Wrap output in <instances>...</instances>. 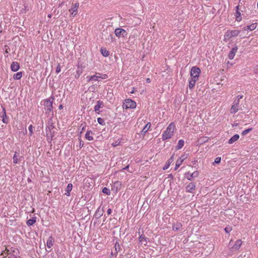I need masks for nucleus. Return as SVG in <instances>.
I'll use <instances>...</instances> for the list:
<instances>
[{"label":"nucleus","mask_w":258,"mask_h":258,"mask_svg":"<svg viewBox=\"0 0 258 258\" xmlns=\"http://www.w3.org/2000/svg\"><path fill=\"white\" fill-rule=\"evenodd\" d=\"M18 249L14 247H6L1 254L4 257L9 256L8 258H18Z\"/></svg>","instance_id":"1"},{"label":"nucleus","mask_w":258,"mask_h":258,"mask_svg":"<svg viewBox=\"0 0 258 258\" xmlns=\"http://www.w3.org/2000/svg\"><path fill=\"white\" fill-rule=\"evenodd\" d=\"M175 125L173 122L170 123L167 126L166 130L162 134V139L163 141L166 140L171 138L173 135V133L175 130Z\"/></svg>","instance_id":"2"},{"label":"nucleus","mask_w":258,"mask_h":258,"mask_svg":"<svg viewBox=\"0 0 258 258\" xmlns=\"http://www.w3.org/2000/svg\"><path fill=\"white\" fill-rule=\"evenodd\" d=\"M240 33V31L237 30H228L224 35V40L228 41L231 38L237 36Z\"/></svg>","instance_id":"3"},{"label":"nucleus","mask_w":258,"mask_h":258,"mask_svg":"<svg viewBox=\"0 0 258 258\" xmlns=\"http://www.w3.org/2000/svg\"><path fill=\"white\" fill-rule=\"evenodd\" d=\"M136 102L130 99H125L123 103L122 107L123 108H135L136 107Z\"/></svg>","instance_id":"4"},{"label":"nucleus","mask_w":258,"mask_h":258,"mask_svg":"<svg viewBox=\"0 0 258 258\" xmlns=\"http://www.w3.org/2000/svg\"><path fill=\"white\" fill-rule=\"evenodd\" d=\"M201 73V70L197 66L192 67L191 69L190 76L192 79L198 80Z\"/></svg>","instance_id":"5"},{"label":"nucleus","mask_w":258,"mask_h":258,"mask_svg":"<svg viewBox=\"0 0 258 258\" xmlns=\"http://www.w3.org/2000/svg\"><path fill=\"white\" fill-rule=\"evenodd\" d=\"M54 100V98L53 97H51V98L46 100L44 101V105L45 106V109L46 113H49L52 110V103Z\"/></svg>","instance_id":"6"},{"label":"nucleus","mask_w":258,"mask_h":258,"mask_svg":"<svg viewBox=\"0 0 258 258\" xmlns=\"http://www.w3.org/2000/svg\"><path fill=\"white\" fill-rule=\"evenodd\" d=\"M114 33L115 35L118 37H125L127 34L125 30L119 28L115 29Z\"/></svg>","instance_id":"7"},{"label":"nucleus","mask_w":258,"mask_h":258,"mask_svg":"<svg viewBox=\"0 0 258 258\" xmlns=\"http://www.w3.org/2000/svg\"><path fill=\"white\" fill-rule=\"evenodd\" d=\"M239 104V102L238 100H234L233 101V105H232L230 109L231 113L234 114L238 111Z\"/></svg>","instance_id":"8"},{"label":"nucleus","mask_w":258,"mask_h":258,"mask_svg":"<svg viewBox=\"0 0 258 258\" xmlns=\"http://www.w3.org/2000/svg\"><path fill=\"white\" fill-rule=\"evenodd\" d=\"M79 3H76L72 5L71 8L69 10V12L72 15L75 16L77 14V10L79 8Z\"/></svg>","instance_id":"9"},{"label":"nucleus","mask_w":258,"mask_h":258,"mask_svg":"<svg viewBox=\"0 0 258 258\" xmlns=\"http://www.w3.org/2000/svg\"><path fill=\"white\" fill-rule=\"evenodd\" d=\"M0 117L2 118V121L5 123H8L9 122V117L6 114V111L5 108H3V111L0 114Z\"/></svg>","instance_id":"10"},{"label":"nucleus","mask_w":258,"mask_h":258,"mask_svg":"<svg viewBox=\"0 0 258 258\" xmlns=\"http://www.w3.org/2000/svg\"><path fill=\"white\" fill-rule=\"evenodd\" d=\"M196 189V184L194 182H190L186 186V192L190 193H194V191Z\"/></svg>","instance_id":"11"},{"label":"nucleus","mask_w":258,"mask_h":258,"mask_svg":"<svg viewBox=\"0 0 258 258\" xmlns=\"http://www.w3.org/2000/svg\"><path fill=\"white\" fill-rule=\"evenodd\" d=\"M103 106V102L102 101L98 100L97 101V103L94 106V111L96 113L99 114L100 113V108Z\"/></svg>","instance_id":"12"},{"label":"nucleus","mask_w":258,"mask_h":258,"mask_svg":"<svg viewBox=\"0 0 258 258\" xmlns=\"http://www.w3.org/2000/svg\"><path fill=\"white\" fill-rule=\"evenodd\" d=\"M238 49L237 46H235V47H233L231 51L229 52L228 54V57L230 59H232L235 54V53L237 52V50Z\"/></svg>","instance_id":"13"},{"label":"nucleus","mask_w":258,"mask_h":258,"mask_svg":"<svg viewBox=\"0 0 258 258\" xmlns=\"http://www.w3.org/2000/svg\"><path fill=\"white\" fill-rule=\"evenodd\" d=\"M11 69L13 72H16L20 69V65L18 62H13L11 65Z\"/></svg>","instance_id":"14"},{"label":"nucleus","mask_w":258,"mask_h":258,"mask_svg":"<svg viewBox=\"0 0 258 258\" xmlns=\"http://www.w3.org/2000/svg\"><path fill=\"white\" fill-rule=\"evenodd\" d=\"M186 174H188V176H186V178L189 180H191L193 178L197 177L199 174L198 171H196L192 173L191 174H189V173H186Z\"/></svg>","instance_id":"15"},{"label":"nucleus","mask_w":258,"mask_h":258,"mask_svg":"<svg viewBox=\"0 0 258 258\" xmlns=\"http://www.w3.org/2000/svg\"><path fill=\"white\" fill-rule=\"evenodd\" d=\"M174 155L173 154L171 157L168 159V160L167 161V162L166 163V164L165 165V166H164V167L163 168V169L164 170H166L168 168L170 164L174 160Z\"/></svg>","instance_id":"16"},{"label":"nucleus","mask_w":258,"mask_h":258,"mask_svg":"<svg viewBox=\"0 0 258 258\" xmlns=\"http://www.w3.org/2000/svg\"><path fill=\"white\" fill-rule=\"evenodd\" d=\"M239 138V136L237 134L234 135L232 137H231L228 141V144H232L235 141L238 140Z\"/></svg>","instance_id":"17"},{"label":"nucleus","mask_w":258,"mask_h":258,"mask_svg":"<svg viewBox=\"0 0 258 258\" xmlns=\"http://www.w3.org/2000/svg\"><path fill=\"white\" fill-rule=\"evenodd\" d=\"M256 23H253L250 25H247L244 28V30H249L250 31H252L254 30L256 28Z\"/></svg>","instance_id":"18"},{"label":"nucleus","mask_w":258,"mask_h":258,"mask_svg":"<svg viewBox=\"0 0 258 258\" xmlns=\"http://www.w3.org/2000/svg\"><path fill=\"white\" fill-rule=\"evenodd\" d=\"M91 134H93L92 132L91 131H87L85 134V139L88 141H92L93 140V137L90 135Z\"/></svg>","instance_id":"19"},{"label":"nucleus","mask_w":258,"mask_h":258,"mask_svg":"<svg viewBox=\"0 0 258 258\" xmlns=\"http://www.w3.org/2000/svg\"><path fill=\"white\" fill-rule=\"evenodd\" d=\"M72 188H73V185L72 183H69L67 186V188H66V192L65 193V195L67 196H70V192L72 190Z\"/></svg>","instance_id":"20"},{"label":"nucleus","mask_w":258,"mask_h":258,"mask_svg":"<svg viewBox=\"0 0 258 258\" xmlns=\"http://www.w3.org/2000/svg\"><path fill=\"white\" fill-rule=\"evenodd\" d=\"M36 221V217H34L32 219L27 221L26 224L28 226L33 225Z\"/></svg>","instance_id":"21"},{"label":"nucleus","mask_w":258,"mask_h":258,"mask_svg":"<svg viewBox=\"0 0 258 258\" xmlns=\"http://www.w3.org/2000/svg\"><path fill=\"white\" fill-rule=\"evenodd\" d=\"M53 238L52 236H50L46 242V245L48 248H51L53 245Z\"/></svg>","instance_id":"22"},{"label":"nucleus","mask_w":258,"mask_h":258,"mask_svg":"<svg viewBox=\"0 0 258 258\" xmlns=\"http://www.w3.org/2000/svg\"><path fill=\"white\" fill-rule=\"evenodd\" d=\"M151 126V123L148 122L141 131L142 134L146 133Z\"/></svg>","instance_id":"23"},{"label":"nucleus","mask_w":258,"mask_h":258,"mask_svg":"<svg viewBox=\"0 0 258 258\" xmlns=\"http://www.w3.org/2000/svg\"><path fill=\"white\" fill-rule=\"evenodd\" d=\"M148 239V238L143 234L141 235L139 237L140 242H141L142 243L145 242V245H146L147 243Z\"/></svg>","instance_id":"24"},{"label":"nucleus","mask_w":258,"mask_h":258,"mask_svg":"<svg viewBox=\"0 0 258 258\" xmlns=\"http://www.w3.org/2000/svg\"><path fill=\"white\" fill-rule=\"evenodd\" d=\"M197 80H198L192 78L189 80L188 87L190 89L193 88V87L195 86L196 82Z\"/></svg>","instance_id":"25"},{"label":"nucleus","mask_w":258,"mask_h":258,"mask_svg":"<svg viewBox=\"0 0 258 258\" xmlns=\"http://www.w3.org/2000/svg\"><path fill=\"white\" fill-rule=\"evenodd\" d=\"M184 144L183 140H179L178 142L177 145L176 146V150H179L182 148Z\"/></svg>","instance_id":"26"},{"label":"nucleus","mask_w":258,"mask_h":258,"mask_svg":"<svg viewBox=\"0 0 258 258\" xmlns=\"http://www.w3.org/2000/svg\"><path fill=\"white\" fill-rule=\"evenodd\" d=\"M21 158L19 156V153L17 152H15L14 157H13V162L15 164H17L18 162L19 159Z\"/></svg>","instance_id":"27"},{"label":"nucleus","mask_w":258,"mask_h":258,"mask_svg":"<svg viewBox=\"0 0 258 258\" xmlns=\"http://www.w3.org/2000/svg\"><path fill=\"white\" fill-rule=\"evenodd\" d=\"M100 51L103 56L107 57L109 55V52L106 48H102Z\"/></svg>","instance_id":"28"},{"label":"nucleus","mask_w":258,"mask_h":258,"mask_svg":"<svg viewBox=\"0 0 258 258\" xmlns=\"http://www.w3.org/2000/svg\"><path fill=\"white\" fill-rule=\"evenodd\" d=\"M242 244V241L241 240H237L233 246V248L235 249H238L241 246V245Z\"/></svg>","instance_id":"29"},{"label":"nucleus","mask_w":258,"mask_h":258,"mask_svg":"<svg viewBox=\"0 0 258 258\" xmlns=\"http://www.w3.org/2000/svg\"><path fill=\"white\" fill-rule=\"evenodd\" d=\"M183 160L184 158H182L181 157H180L179 159L176 161L175 170H176L181 165Z\"/></svg>","instance_id":"30"},{"label":"nucleus","mask_w":258,"mask_h":258,"mask_svg":"<svg viewBox=\"0 0 258 258\" xmlns=\"http://www.w3.org/2000/svg\"><path fill=\"white\" fill-rule=\"evenodd\" d=\"M96 74L98 75H97V77H98V81H99V79H106L108 78V76L106 74H102L97 73H96Z\"/></svg>","instance_id":"31"},{"label":"nucleus","mask_w":258,"mask_h":258,"mask_svg":"<svg viewBox=\"0 0 258 258\" xmlns=\"http://www.w3.org/2000/svg\"><path fill=\"white\" fill-rule=\"evenodd\" d=\"M22 77V73L21 72L15 74L13 78L15 80H20Z\"/></svg>","instance_id":"32"},{"label":"nucleus","mask_w":258,"mask_h":258,"mask_svg":"<svg viewBox=\"0 0 258 258\" xmlns=\"http://www.w3.org/2000/svg\"><path fill=\"white\" fill-rule=\"evenodd\" d=\"M114 247H115V253H114V255L116 256L117 255V254L118 252L120 249V245H119V243L118 242H116L115 243Z\"/></svg>","instance_id":"33"},{"label":"nucleus","mask_w":258,"mask_h":258,"mask_svg":"<svg viewBox=\"0 0 258 258\" xmlns=\"http://www.w3.org/2000/svg\"><path fill=\"white\" fill-rule=\"evenodd\" d=\"M46 135L47 138H52V135L51 133L50 127H47L46 128Z\"/></svg>","instance_id":"34"},{"label":"nucleus","mask_w":258,"mask_h":258,"mask_svg":"<svg viewBox=\"0 0 258 258\" xmlns=\"http://www.w3.org/2000/svg\"><path fill=\"white\" fill-rule=\"evenodd\" d=\"M79 68H80L79 66H78V70H77V71H76V75H75L76 78H78L80 77V76L81 75V74L82 73V72H83L82 69H80Z\"/></svg>","instance_id":"35"},{"label":"nucleus","mask_w":258,"mask_h":258,"mask_svg":"<svg viewBox=\"0 0 258 258\" xmlns=\"http://www.w3.org/2000/svg\"><path fill=\"white\" fill-rule=\"evenodd\" d=\"M102 192L107 195H110V191L107 187H104L102 189Z\"/></svg>","instance_id":"36"},{"label":"nucleus","mask_w":258,"mask_h":258,"mask_svg":"<svg viewBox=\"0 0 258 258\" xmlns=\"http://www.w3.org/2000/svg\"><path fill=\"white\" fill-rule=\"evenodd\" d=\"M102 213L101 212H99V210H98L95 214V217L97 219L99 218L102 216Z\"/></svg>","instance_id":"37"},{"label":"nucleus","mask_w":258,"mask_h":258,"mask_svg":"<svg viewBox=\"0 0 258 258\" xmlns=\"http://www.w3.org/2000/svg\"><path fill=\"white\" fill-rule=\"evenodd\" d=\"M97 121L101 125H105V124L104 119L101 117H98L97 118Z\"/></svg>","instance_id":"38"},{"label":"nucleus","mask_w":258,"mask_h":258,"mask_svg":"<svg viewBox=\"0 0 258 258\" xmlns=\"http://www.w3.org/2000/svg\"><path fill=\"white\" fill-rule=\"evenodd\" d=\"M252 130V128H248L247 130H245L244 131H243L242 133H241V135L242 136H245L246 135V134H247L250 131H251V130Z\"/></svg>","instance_id":"39"},{"label":"nucleus","mask_w":258,"mask_h":258,"mask_svg":"<svg viewBox=\"0 0 258 258\" xmlns=\"http://www.w3.org/2000/svg\"><path fill=\"white\" fill-rule=\"evenodd\" d=\"M120 142H121L120 141L118 140L117 141L112 143L111 145L113 147H116V146H117L118 145H119L120 144Z\"/></svg>","instance_id":"40"},{"label":"nucleus","mask_w":258,"mask_h":258,"mask_svg":"<svg viewBox=\"0 0 258 258\" xmlns=\"http://www.w3.org/2000/svg\"><path fill=\"white\" fill-rule=\"evenodd\" d=\"M80 127H81V131L80 133L82 134L83 132L85 130L86 128V123H82L80 125Z\"/></svg>","instance_id":"41"},{"label":"nucleus","mask_w":258,"mask_h":258,"mask_svg":"<svg viewBox=\"0 0 258 258\" xmlns=\"http://www.w3.org/2000/svg\"><path fill=\"white\" fill-rule=\"evenodd\" d=\"M224 230L225 232L228 233L232 230V227L230 226H227L225 228Z\"/></svg>","instance_id":"42"},{"label":"nucleus","mask_w":258,"mask_h":258,"mask_svg":"<svg viewBox=\"0 0 258 258\" xmlns=\"http://www.w3.org/2000/svg\"><path fill=\"white\" fill-rule=\"evenodd\" d=\"M221 160V157H218L216 158V159H215L214 162L215 163L219 164L220 163Z\"/></svg>","instance_id":"43"},{"label":"nucleus","mask_w":258,"mask_h":258,"mask_svg":"<svg viewBox=\"0 0 258 258\" xmlns=\"http://www.w3.org/2000/svg\"><path fill=\"white\" fill-rule=\"evenodd\" d=\"M92 80L94 81H97L98 80V77H97V75H93L92 76Z\"/></svg>","instance_id":"44"},{"label":"nucleus","mask_w":258,"mask_h":258,"mask_svg":"<svg viewBox=\"0 0 258 258\" xmlns=\"http://www.w3.org/2000/svg\"><path fill=\"white\" fill-rule=\"evenodd\" d=\"M60 72V65L58 64L56 68V73H58Z\"/></svg>","instance_id":"45"},{"label":"nucleus","mask_w":258,"mask_h":258,"mask_svg":"<svg viewBox=\"0 0 258 258\" xmlns=\"http://www.w3.org/2000/svg\"><path fill=\"white\" fill-rule=\"evenodd\" d=\"M28 130H29V131L31 133V135L32 134V132H33V126L32 125H30L29 127H28Z\"/></svg>","instance_id":"46"},{"label":"nucleus","mask_w":258,"mask_h":258,"mask_svg":"<svg viewBox=\"0 0 258 258\" xmlns=\"http://www.w3.org/2000/svg\"><path fill=\"white\" fill-rule=\"evenodd\" d=\"M254 73L255 74H258V64L255 67L254 69Z\"/></svg>","instance_id":"47"},{"label":"nucleus","mask_w":258,"mask_h":258,"mask_svg":"<svg viewBox=\"0 0 258 258\" xmlns=\"http://www.w3.org/2000/svg\"><path fill=\"white\" fill-rule=\"evenodd\" d=\"M88 82H90L92 80V76H88L86 77Z\"/></svg>","instance_id":"48"},{"label":"nucleus","mask_w":258,"mask_h":258,"mask_svg":"<svg viewBox=\"0 0 258 258\" xmlns=\"http://www.w3.org/2000/svg\"><path fill=\"white\" fill-rule=\"evenodd\" d=\"M243 98V95H238L237 96V99H235V100H238L239 101L240 99H242Z\"/></svg>","instance_id":"49"},{"label":"nucleus","mask_w":258,"mask_h":258,"mask_svg":"<svg viewBox=\"0 0 258 258\" xmlns=\"http://www.w3.org/2000/svg\"><path fill=\"white\" fill-rule=\"evenodd\" d=\"M79 140H80V145H79V146H80V148H82L83 146V145H84V143H83V142L81 139H79Z\"/></svg>","instance_id":"50"},{"label":"nucleus","mask_w":258,"mask_h":258,"mask_svg":"<svg viewBox=\"0 0 258 258\" xmlns=\"http://www.w3.org/2000/svg\"><path fill=\"white\" fill-rule=\"evenodd\" d=\"M112 213V210L111 209H108L107 211V213L108 215L111 214Z\"/></svg>","instance_id":"51"},{"label":"nucleus","mask_w":258,"mask_h":258,"mask_svg":"<svg viewBox=\"0 0 258 258\" xmlns=\"http://www.w3.org/2000/svg\"><path fill=\"white\" fill-rule=\"evenodd\" d=\"M236 20L238 22H240L242 20V17H235Z\"/></svg>","instance_id":"52"},{"label":"nucleus","mask_w":258,"mask_h":258,"mask_svg":"<svg viewBox=\"0 0 258 258\" xmlns=\"http://www.w3.org/2000/svg\"><path fill=\"white\" fill-rule=\"evenodd\" d=\"M136 91H137V90L135 88H133V90L131 92V93L132 94H133Z\"/></svg>","instance_id":"53"},{"label":"nucleus","mask_w":258,"mask_h":258,"mask_svg":"<svg viewBox=\"0 0 258 258\" xmlns=\"http://www.w3.org/2000/svg\"><path fill=\"white\" fill-rule=\"evenodd\" d=\"M109 36L110 37L111 41H113V38L112 34H110Z\"/></svg>","instance_id":"54"},{"label":"nucleus","mask_w":258,"mask_h":258,"mask_svg":"<svg viewBox=\"0 0 258 258\" xmlns=\"http://www.w3.org/2000/svg\"><path fill=\"white\" fill-rule=\"evenodd\" d=\"M120 185V183H119V181H116V182H114V185Z\"/></svg>","instance_id":"55"},{"label":"nucleus","mask_w":258,"mask_h":258,"mask_svg":"<svg viewBox=\"0 0 258 258\" xmlns=\"http://www.w3.org/2000/svg\"><path fill=\"white\" fill-rule=\"evenodd\" d=\"M49 127H50V129L54 128V126L53 125V123H51L50 126H49Z\"/></svg>","instance_id":"56"},{"label":"nucleus","mask_w":258,"mask_h":258,"mask_svg":"<svg viewBox=\"0 0 258 258\" xmlns=\"http://www.w3.org/2000/svg\"><path fill=\"white\" fill-rule=\"evenodd\" d=\"M129 168V165H127L125 166L124 168H123V170H127Z\"/></svg>","instance_id":"57"},{"label":"nucleus","mask_w":258,"mask_h":258,"mask_svg":"<svg viewBox=\"0 0 258 258\" xmlns=\"http://www.w3.org/2000/svg\"><path fill=\"white\" fill-rule=\"evenodd\" d=\"M62 107H63L62 105H60L59 106L58 108H59V109H61L62 108Z\"/></svg>","instance_id":"58"},{"label":"nucleus","mask_w":258,"mask_h":258,"mask_svg":"<svg viewBox=\"0 0 258 258\" xmlns=\"http://www.w3.org/2000/svg\"><path fill=\"white\" fill-rule=\"evenodd\" d=\"M146 81H147V82H148V83H150V80L149 78H148Z\"/></svg>","instance_id":"59"},{"label":"nucleus","mask_w":258,"mask_h":258,"mask_svg":"<svg viewBox=\"0 0 258 258\" xmlns=\"http://www.w3.org/2000/svg\"><path fill=\"white\" fill-rule=\"evenodd\" d=\"M236 125H237V124H233V126H236Z\"/></svg>","instance_id":"60"},{"label":"nucleus","mask_w":258,"mask_h":258,"mask_svg":"<svg viewBox=\"0 0 258 258\" xmlns=\"http://www.w3.org/2000/svg\"><path fill=\"white\" fill-rule=\"evenodd\" d=\"M111 255H113V252H111Z\"/></svg>","instance_id":"61"},{"label":"nucleus","mask_w":258,"mask_h":258,"mask_svg":"<svg viewBox=\"0 0 258 258\" xmlns=\"http://www.w3.org/2000/svg\"><path fill=\"white\" fill-rule=\"evenodd\" d=\"M48 17L51 16V15H48Z\"/></svg>","instance_id":"62"}]
</instances>
